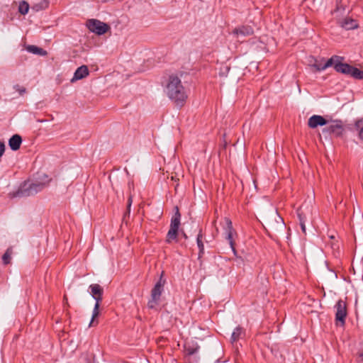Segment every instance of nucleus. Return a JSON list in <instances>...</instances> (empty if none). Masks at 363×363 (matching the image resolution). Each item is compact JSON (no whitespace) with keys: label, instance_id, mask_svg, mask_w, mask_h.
<instances>
[{"label":"nucleus","instance_id":"f257e3e1","mask_svg":"<svg viewBox=\"0 0 363 363\" xmlns=\"http://www.w3.org/2000/svg\"><path fill=\"white\" fill-rule=\"evenodd\" d=\"M165 92L169 99L179 107H182L188 98L186 89L177 75H170L165 86Z\"/></svg>","mask_w":363,"mask_h":363},{"label":"nucleus","instance_id":"f03ea898","mask_svg":"<svg viewBox=\"0 0 363 363\" xmlns=\"http://www.w3.org/2000/svg\"><path fill=\"white\" fill-rule=\"evenodd\" d=\"M43 177L44 179L42 182H35L29 184L25 183L16 191L10 192L9 194V197L12 199L15 197L29 196L41 191L50 182V179H48L47 175L43 174Z\"/></svg>","mask_w":363,"mask_h":363},{"label":"nucleus","instance_id":"7ed1b4c3","mask_svg":"<svg viewBox=\"0 0 363 363\" xmlns=\"http://www.w3.org/2000/svg\"><path fill=\"white\" fill-rule=\"evenodd\" d=\"M162 276L163 273L161 274L159 281L155 284L151 291V299L147 303V306L149 308H155L156 306L159 304L160 296L162 294L164 286L166 282L165 279L162 278Z\"/></svg>","mask_w":363,"mask_h":363},{"label":"nucleus","instance_id":"20e7f679","mask_svg":"<svg viewBox=\"0 0 363 363\" xmlns=\"http://www.w3.org/2000/svg\"><path fill=\"white\" fill-rule=\"evenodd\" d=\"M336 309L335 322L337 325L344 326L347 315V303L343 300H339L335 306Z\"/></svg>","mask_w":363,"mask_h":363},{"label":"nucleus","instance_id":"39448f33","mask_svg":"<svg viewBox=\"0 0 363 363\" xmlns=\"http://www.w3.org/2000/svg\"><path fill=\"white\" fill-rule=\"evenodd\" d=\"M180 217L181 215L179 212V209L177 207V211L174 216L172 217L171 220L170 228L167 233V242H171L172 240H174L177 238L178 234V230L180 225Z\"/></svg>","mask_w":363,"mask_h":363},{"label":"nucleus","instance_id":"423d86ee","mask_svg":"<svg viewBox=\"0 0 363 363\" xmlns=\"http://www.w3.org/2000/svg\"><path fill=\"white\" fill-rule=\"evenodd\" d=\"M86 26L90 31L97 35H103L110 29L108 24L96 19L89 20L86 23Z\"/></svg>","mask_w":363,"mask_h":363},{"label":"nucleus","instance_id":"0eeeda50","mask_svg":"<svg viewBox=\"0 0 363 363\" xmlns=\"http://www.w3.org/2000/svg\"><path fill=\"white\" fill-rule=\"evenodd\" d=\"M344 57L339 55H333L328 59L325 63V67H330L333 66L336 72L343 73L345 67L348 65L347 63H344Z\"/></svg>","mask_w":363,"mask_h":363},{"label":"nucleus","instance_id":"6e6552de","mask_svg":"<svg viewBox=\"0 0 363 363\" xmlns=\"http://www.w3.org/2000/svg\"><path fill=\"white\" fill-rule=\"evenodd\" d=\"M224 223L225 226L224 227L225 238L228 241L230 246L233 252L235 255H237V251L235 247V241L233 239V235L235 234V232L233 228V224L230 218H225Z\"/></svg>","mask_w":363,"mask_h":363},{"label":"nucleus","instance_id":"1a4fd4ad","mask_svg":"<svg viewBox=\"0 0 363 363\" xmlns=\"http://www.w3.org/2000/svg\"><path fill=\"white\" fill-rule=\"evenodd\" d=\"M344 130L343 125L341 121H334L333 123L323 129V132L334 134L336 136H340L342 134Z\"/></svg>","mask_w":363,"mask_h":363},{"label":"nucleus","instance_id":"9d476101","mask_svg":"<svg viewBox=\"0 0 363 363\" xmlns=\"http://www.w3.org/2000/svg\"><path fill=\"white\" fill-rule=\"evenodd\" d=\"M93 298L96 301V303L94 305V310L92 312L91 320V321L89 323V327L94 326L98 324V321L96 320V319L98 318V316L99 315V307H100V303L103 299V296H98L93 297Z\"/></svg>","mask_w":363,"mask_h":363},{"label":"nucleus","instance_id":"9b49d317","mask_svg":"<svg viewBox=\"0 0 363 363\" xmlns=\"http://www.w3.org/2000/svg\"><path fill=\"white\" fill-rule=\"evenodd\" d=\"M326 124H328V121L319 115H313L311 116L308 121V125L311 128H315L319 125L323 126Z\"/></svg>","mask_w":363,"mask_h":363},{"label":"nucleus","instance_id":"f8f14e48","mask_svg":"<svg viewBox=\"0 0 363 363\" xmlns=\"http://www.w3.org/2000/svg\"><path fill=\"white\" fill-rule=\"evenodd\" d=\"M345 67L346 69L342 74L352 77L356 79H363V71L350 65Z\"/></svg>","mask_w":363,"mask_h":363},{"label":"nucleus","instance_id":"ddd939ff","mask_svg":"<svg viewBox=\"0 0 363 363\" xmlns=\"http://www.w3.org/2000/svg\"><path fill=\"white\" fill-rule=\"evenodd\" d=\"M233 33L237 37L249 36L254 33V30L250 26H242L235 28Z\"/></svg>","mask_w":363,"mask_h":363},{"label":"nucleus","instance_id":"4468645a","mask_svg":"<svg viewBox=\"0 0 363 363\" xmlns=\"http://www.w3.org/2000/svg\"><path fill=\"white\" fill-rule=\"evenodd\" d=\"M89 69L87 66L82 65L78 67L75 71L72 79H71V82H74L77 80L82 79L89 75Z\"/></svg>","mask_w":363,"mask_h":363},{"label":"nucleus","instance_id":"2eb2a0df","mask_svg":"<svg viewBox=\"0 0 363 363\" xmlns=\"http://www.w3.org/2000/svg\"><path fill=\"white\" fill-rule=\"evenodd\" d=\"M22 138L19 135H13L9 141V145L12 150H18L21 145Z\"/></svg>","mask_w":363,"mask_h":363},{"label":"nucleus","instance_id":"dca6fc26","mask_svg":"<svg viewBox=\"0 0 363 363\" xmlns=\"http://www.w3.org/2000/svg\"><path fill=\"white\" fill-rule=\"evenodd\" d=\"M340 26L346 30H352L354 29L357 27V23L356 21L350 18H345L342 21H340Z\"/></svg>","mask_w":363,"mask_h":363},{"label":"nucleus","instance_id":"f3484780","mask_svg":"<svg viewBox=\"0 0 363 363\" xmlns=\"http://www.w3.org/2000/svg\"><path fill=\"white\" fill-rule=\"evenodd\" d=\"M90 294L92 297L103 296V288L98 284H93L89 286Z\"/></svg>","mask_w":363,"mask_h":363},{"label":"nucleus","instance_id":"a211bd4d","mask_svg":"<svg viewBox=\"0 0 363 363\" xmlns=\"http://www.w3.org/2000/svg\"><path fill=\"white\" fill-rule=\"evenodd\" d=\"M203 235L202 230H200L196 238V242L199 249V257H201L204 253V245H203Z\"/></svg>","mask_w":363,"mask_h":363},{"label":"nucleus","instance_id":"6ab92c4d","mask_svg":"<svg viewBox=\"0 0 363 363\" xmlns=\"http://www.w3.org/2000/svg\"><path fill=\"white\" fill-rule=\"evenodd\" d=\"M26 49L28 52H32L33 54H37L40 55H46L45 50L35 45H28Z\"/></svg>","mask_w":363,"mask_h":363},{"label":"nucleus","instance_id":"aec40b11","mask_svg":"<svg viewBox=\"0 0 363 363\" xmlns=\"http://www.w3.org/2000/svg\"><path fill=\"white\" fill-rule=\"evenodd\" d=\"M313 63L311 64V67L315 69V72H320L325 70L328 67H325V64L322 65L320 62L316 58L313 57Z\"/></svg>","mask_w":363,"mask_h":363},{"label":"nucleus","instance_id":"412c9836","mask_svg":"<svg viewBox=\"0 0 363 363\" xmlns=\"http://www.w3.org/2000/svg\"><path fill=\"white\" fill-rule=\"evenodd\" d=\"M28 10H29V5L26 1H23L20 2L19 6H18L19 13H21L23 15H25L28 12Z\"/></svg>","mask_w":363,"mask_h":363},{"label":"nucleus","instance_id":"4be33fe9","mask_svg":"<svg viewBox=\"0 0 363 363\" xmlns=\"http://www.w3.org/2000/svg\"><path fill=\"white\" fill-rule=\"evenodd\" d=\"M241 333H242V328L240 327L236 328L234 330V331L233 332L232 335H231L232 342L237 341L240 338Z\"/></svg>","mask_w":363,"mask_h":363},{"label":"nucleus","instance_id":"5701e85b","mask_svg":"<svg viewBox=\"0 0 363 363\" xmlns=\"http://www.w3.org/2000/svg\"><path fill=\"white\" fill-rule=\"evenodd\" d=\"M11 252L9 251V250H8L3 255L2 257V259H3V262L4 263V264H8L10 263V261H11Z\"/></svg>","mask_w":363,"mask_h":363},{"label":"nucleus","instance_id":"b1692460","mask_svg":"<svg viewBox=\"0 0 363 363\" xmlns=\"http://www.w3.org/2000/svg\"><path fill=\"white\" fill-rule=\"evenodd\" d=\"M13 89L18 91L21 96L23 95L26 92V88L18 84L13 86Z\"/></svg>","mask_w":363,"mask_h":363},{"label":"nucleus","instance_id":"393cba45","mask_svg":"<svg viewBox=\"0 0 363 363\" xmlns=\"http://www.w3.org/2000/svg\"><path fill=\"white\" fill-rule=\"evenodd\" d=\"M185 348H186V350L188 353V354H194V353H196L198 350V348H191V347H188L187 346H185Z\"/></svg>","mask_w":363,"mask_h":363},{"label":"nucleus","instance_id":"a878e982","mask_svg":"<svg viewBox=\"0 0 363 363\" xmlns=\"http://www.w3.org/2000/svg\"><path fill=\"white\" fill-rule=\"evenodd\" d=\"M132 203H133V196L130 195V196H129L128 199L127 208L128 211H130V209Z\"/></svg>","mask_w":363,"mask_h":363},{"label":"nucleus","instance_id":"bb28decb","mask_svg":"<svg viewBox=\"0 0 363 363\" xmlns=\"http://www.w3.org/2000/svg\"><path fill=\"white\" fill-rule=\"evenodd\" d=\"M4 150H5L4 143L2 142H0V157L4 154Z\"/></svg>","mask_w":363,"mask_h":363},{"label":"nucleus","instance_id":"cd10ccee","mask_svg":"<svg viewBox=\"0 0 363 363\" xmlns=\"http://www.w3.org/2000/svg\"><path fill=\"white\" fill-rule=\"evenodd\" d=\"M359 137L363 141V127L359 131Z\"/></svg>","mask_w":363,"mask_h":363},{"label":"nucleus","instance_id":"c85d7f7f","mask_svg":"<svg viewBox=\"0 0 363 363\" xmlns=\"http://www.w3.org/2000/svg\"><path fill=\"white\" fill-rule=\"evenodd\" d=\"M301 230L303 233H306V225L303 222H301Z\"/></svg>","mask_w":363,"mask_h":363},{"label":"nucleus","instance_id":"c756f323","mask_svg":"<svg viewBox=\"0 0 363 363\" xmlns=\"http://www.w3.org/2000/svg\"><path fill=\"white\" fill-rule=\"evenodd\" d=\"M359 357L361 358V361L363 362V352L360 354Z\"/></svg>","mask_w":363,"mask_h":363},{"label":"nucleus","instance_id":"7c9ffc66","mask_svg":"<svg viewBox=\"0 0 363 363\" xmlns=\"http://www.w3.org/2000/svg\"><path fill=\"white\" fill-rule=\"evenodd\" d=\"M184 237L185 238H187L185 233H184Z\"/></svg>","mask_w":363,"mask_h":363}]
</instances>
